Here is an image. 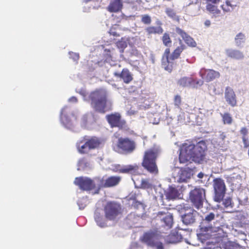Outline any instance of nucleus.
Instances as JSON below:
<instances>
[{
	"mask_svg": "<svg viewBox=\"0 0 249 249\" xmlns=\"http://www.w3.org/2000/svg\"><path fill=\"white\" fill-rule=\"evenodd\" d=\"M207 150L206 142L204 140L199 141L196 145L185 144L180 149L179 161L184 163L192 160L196 163H202L207 161Z\"/></svg>",
	"mask_w": 249,
	"mask_h": 249,
	"instance_id": "1",
	"label": "nucleus"
},
{
	"mask_svg": "<svg viewBox=\"0 0 249 249\" xmlns=\"http://www.w3.org/2000/svg\"><path fill=\"white\" fill-rule=\"evenodd\" d=\"M159 153V150L155 148L148 149L144 152L142 164L145 169L151 174L158 173L156 160Z\"/></svg>",
	"mask_w": 249,
	"mask_h": 249,
	"instance_id": "2",
	"label": "nucleus"
},
{
	"mask_svg": "<svg viewBox=\"0 0 249 249\" xmlns=\"http://www.w3.org/2000/svg\"><path fill=\"white\" fill-rule=\"evenodd\" d=\"M89 98L91 100L92 107L101 113L105 112L107 99L106 94L103 91L95 90L90 93Z\"/></svg>",
	"mask_w": 249,
	"mask_h": 249,
	"instance_id": "3",
	"label": "nucleus"
},
{
	"mask_svg": "<svg viewBox=\"0 0 249 249\" xmlns=\"http://www.w3.org/2000/svg\"><path fill=\"white\" fill-rule=\"evenodd\" d=\"M136 144L134 141L127 137H120L116 143L113 145V149L119 153L125 154L132 153L136 149Z\"/></svg>",
	"mask_w": 249,
	"mask_h": 249,
	"instance_id": "4",
	"label": "nucleus"
},
{
	"mask_svg": "<svg viewBox=\"0 0 249 249\" xmlns=\"http://www.w3.org/2000/svg\"><path fill=\"white\" fill-rule=\"evenodd\" d=\"M105 216L109 221H114L118 218L122 214V208L119 203L109 201L104 208Z\"/></svg>",
	"mask_w": 249,
	"mask_h": 249,
	"instance_id": "5",
	"label": "nucleus"
},
{
	"mask_svg": "<svg viewBox=\"0 0 249 249\" xmlns=\"http://www.w3.org/2000/svg\"><path fill=\"white\" fill-rule=\"evenodd\" d=\"M97 178L92 180L87 177H77L75 178L74 183L83 191H89L94 190L95 193L97 194V185L99 183L97 182Z\"/></svg>",
	"mask_w": 249,
	"mask_h": 249,
	"instance_id": "6",
	"label": "nucleus"
},
{
	"mask_svg": "<svg viewBox=\"0 0 249 249\" xmlns=\"http://www.w3.org/2000/svg\"><path fill=\"white\" fill-rule=\"evenodd\" d=\"M205 198V190L202 188H195L189 193V198L194 206L197 209L202 207Z\"/></svg>",
	"mask_w": 249,
	"mask_h": 249,
	"instance_id": "7",
	"label": "nucleus"
},
{
	"mask_svg": "<svg viewBox=\"0 0 249 249\" xmlns=\"http://www.w3.org/2000/svg\"><path fill=\"white\" fill-rule=\"evenodd\" d=\"M213 186L214 191V200L219 203L223 200L226 193V187L224 181L220 178H216L213 179Z\"/></svg>",
	"mask_w": 249,
	"mask_h": 249,
	"instance_id": "8",
	"label": "nucleus"
},
{
	"mask_svg": "<svg viewBox=\"0 0 249 249\" xmlns=\"http://www.w3.org/2000/svg\"><path fill=\"white\" fill-rule=\"evenodd\" d=\"M121 180V178L119 177H110L106 179L105 182L103 179L99 178H97V182H99L97 185V194H98L100 190L103 187H110L117 185Z\"/></svg>",
	"mask_w": 249,
	"mask_h": 249,
	"instance_id": "9",
	"label": "nucleus"
},
{
	"mask_svg": "<svg viewBox=\"0 0 249 249\" xmlns=\"http://www.w3.org/2000/svg\"><path fill=\"white\" fill-rule=\"evenodd\" d=\"M157 239V234L153 231L144 232L140 238L141 242L150 247H154Z\"/></svg>",
	"mask_w": 249,
	"mask_h": 249,
	"instance_id": "10",
	"label": "nucleus"
},
{
	"mask_svg": "<svg viewBox=\"0 0 249 249\" xmlns=\"http://www.w3.org/2000/svg\"><path fill=\"white\" fill-rule=\"evenodd\" d=\"M201 78L207 82H209L220 76L219 72L211 69H202L199 71Z\"/></svg>",
	"mask_w": 249,
	"mask_h": 249,
	"instance_id": "11",
	"label": "nucleus"
},
{
	"mask_svg": "<svg viewBox=\"0 0 249 249\" xmlns=\"http://www.w3.org/2000/svg\"><path fill=\"white\" fill-rule=\"evenodd\" d=\"M225 98L228 104L231 107H234L237 106L236 94L231 88L230 87H227L226 88Z\"/></svg>",
	"mask_w": 249,
	"mask_h": 249,
	"instance_id": "12",
	"label": "nucleus"
},
{
	"mask_svg": "<svg viewBox=\"0 0 249 249\" xmlns=\"http://www.w3.org/2000/svg\"><path fill=\"white\" fill-rule=\"evenodd\" d=\"M188 212L185 213L182 216L183 222L186 225L192 224L195 222L196 217L197 214V212L191 208L186 210Z\"/></svg>",
	"mask_w": 249,
	"mask_h": 249,
	"instance_id": "13",
	"label": "nucleus"
},
{
	"mask_svg": "<svg viewBox=\"0 0 249 249\" xmlns=\"http://www.w3.org/2000/svg\"><path fill=\"white\" fill-rule=\"evenodd\" d=\"M176 32L178 35H180L182 39L184 40L186 44L188 46L194 47L196 45V43L194 39L188 35L184 30H182L179 27L176 28Z\"/></svg>",
	"mask_w": 249,
	"mask_h": 249,
	"instance_id": "14",
	"label": "nucleus"
},
{
	"mask_svg": "<svg viewBox=\"0 0 249 249\" xmlns=\"http://www.w3.org/2000/svg\"><path fill=\"white\" fill-rule=\"evenodd\" d=\"M106 119L109 124H124L125 122L122 119L121 114L115 112L106 116Z\"/></svg>",
	"mask_w": 249,
	"mask_h": 249,
	"instance_id": "15",
	"label": "nucleus"
},
{
	"mask_svg": "<svg viewBox=\"0 0 249 249\" xmlns=\"http://www.w3.org/2000/svg\"><path fill=\"white\" fill-rule=\"evenodd\" d=\"M114 75L117 77L120 78L125 84H129L133 80V76L128 69H123L121 73L115 72Z\"/></svg>",
	"mask_w": 249,
	"mask_h": 249,
	"instance_id": "16",
	"label": "nucleus"
},
{
	"mask_svg": "<svg viewBox=\"0 0 249 249\" xmlns=\"http://www.w3.org/2000/svg\"><path fill=\"white\" fill-rule=\"evenodd\" d=\"M122 7V0H112L107 7V9L110 12H117L121 10Z\"/></svg>",
	"mask_w": 249,
	"mask_h": 249,
	"instance_id": "17",
	"label": "nucleus"
},
{
	"mask_svg": "<svg viewBox=\"0 0 249 249\" xmlns=\"http://www.w3.org/2000/svg\"><path fill=\"white\" fill-rule=\"evenodd\" d=\"M195 79L192 77H183L178 81V84L181 87H191L194 85Z\"/></svg>",
	"mask_w": 249,
	"mask_h": 249,
	"instance_id": "18",
	"label": "nucleus"
},
{
	"mask_svg": "<svg viewBox=\"0 0 249 249\" xmlns=\"http://www.w3.org/2000/svg\"><path fill=\"white\" fill-rule=\"evenodd\" d=\"M145 32L146 33V35L149 37L152 34H161L163 30L161 26H148L145 29Z\"/></svg>",
	"mask_w": 249,
	"mask_h": 249,
	"instance_id": "19",
	"label": "nucleus"
},
{
	"mask_svg": "<svg viewBox=\"0 0 249 249\" xmlns=\"http://www.w3.org/2000/svg\"><path fill=\"white\" fill-rule=\"evenodd\" d=\"M179 191L175 187H169L168 191L165 194L166 198L169 200L175 199L179 197Z\"/></svg>",
	"mask_w": 249,
	"mask_h": 249,
	"instance_id": "20",
	"label": "nucleus"
},
{
	"mask_svg": "<svg viewBox=\"0 0 249 249\" xmlns=\"http://www.w3.org/2000/svg\"><path fill=\"white\" fill-rule=\"evenodd\" d=\"M180 46H178L176 49L174 50L171 54V60H175L179 58L181 53L185 49V46L183 44L182 40L179 39Z\"/></svg>",
	"mask_w": 249,
	"mask_h": 249,
	"instance_id": "21",
	"label": "nucleus"
},
{
	"mask_svg": "<svg viewBox=\"0 0 249 249\" xmlns=\"http://www.w3.org/2000/svg\"><path fill=\"white\" fill-rule=\"evenodd\" d=\"M77 148L79 152L81 154L87 153L90 150L87 141L85 142L84 140L80 141L77 143Z\"/></svg>",
	"mask_w": 249,
	"mask_h": 249,
	"instance_id": "22",
	"label": "nucleus"
},
{
	"mask_svg": "<svg viewBox=\"0 0 249 249\" xmlns=\"http://www.w3.org/2000/svg\"><path fill=\"white\" fill-rule=\"evenodd\" d=\"M206 8L209 12L213 15V17H218L221 15V11L214 4L207 3Z\"/></svg>",
	"mask_w": 249,
	"mask_h": 249,
	"instance_id": "23",
	"label": "nucleus"
},
{
	"mask_svg": "<svg viewBox=\"0 0 249 249\" xmlns=\"http://www.w3.org/2000/svg\"><path fill=\"white\" fill-rule=\"evenodd\" d=\"M226 54L228 57L235 59H241L244 57L243 53L236 50H228L226 52Z\"/></svg>",
	"mask_w": 249,
	"mask_h": 249,
	"instance_id": "24",
	"label": "nucleus"
},
{
	"mask_svg": "<svg viewBox=\"0 0 249 249\" xmlns=\"http://www.w3.org/2000/svg\"><path fill=\"white\" fill-rule=\"evenodd\" d=\"M139 166L137 164L128 165L120 169V171L123 173L135 174L138 172Z\"/></svg>",
	"mask_w": 249,
	"mask_h": 249,
	"instance_id": "25",
	"label": "nucleus"
},
{
	"mask_svg": "<svg viewBox=\"0 0 249 249\" xmlns=\"http://www.w3.org/2000/svg\"><path fill=\"white\" fill-rule=\"evenodd\" d=\"M192 176V173L191 169L189 168L182 169L179 174V180L180 182H186L188 179L191 178Z\"/></svg>",
	"mask_w": 249,
	"mask_h": 249,
	"instance_id": "26",
	"label": "nucleus"
},
{
	"mask_svg": "<svg viewBox=\"0 0 249 249\" xmlns=\"http://www.w3.org/2000/svg\"><path fill=\"white\" fill-rule=\"evenodd\" d=\"M87 142L89 144V147L90 149L97 148L101 143V141L96 137H92L88 139Z\"/></svg>",
	"mask_w": 249,
	"mask_h": 249,
	"instance_id": "27",
	"label": "nucleus"
},
{
	"mask_svg": "<svg viewBox=\"0 0 249 249\" xmlns=\"http://www.w3.org/2000/svg\"><path fill=\"white\" fill-rule=\"evenodd\" d=\"M171 59H163L161 61V66L166 71L170 72L173 68V62Z\"/></svg>",
	"mask_w": 249,
	"mask_h": 249,
	"instance_id": "28",
	"label": "nucleus"
},
{
	"mask_svg": "<svg viewBox=\"0 0 249 249\" xmlns=\"http://www.w3.org/2000/svg\"><path fill=\"white\" fill-rule=\"evenodd\" d=\"M162 221L164 223V226L166 227L168 229H170L172 228L173 224V215L169 213L162 218Z\"/></svg>",
	"mask_w": 249,
	"mask_h": 249,
	"instance_id": "29",
	"label": "nucleus"
},
{
	"mask_svg": "<svg viewBox=\"0 0 249 249\" xmlns=\"http://www.w3.org/2000/svg\"><path fill=\"white\" fill-rule=\"evenodd\" d=\"M212 227H203L201 228V233H200L199 237L201 239H205V238H209L211 236V235L209 233H205L208 232L209 231H212Z\"/></svg>",
	"mask_w": 249,
	"mask_h": 249,
	"instance_id": "30",
	"label": "nucleus"
},
{
	"mask_svg": "<svg viewBox=\"0 0 249 249\" xmlns=\"http://www.w3.org/2000/svg\"><path fill=\"white\" fill-rule=\"evenodd\" d=\"M236 5L230 0H227L225 4L221 6L222 9L226 12L232 11Z\"/></svg>",
	"mask_w": 249,
	"mask_h": 249,
	"instance_id": "31",
	"label": "nucleus"
},
{
	"mask_svg": "<svg viewBox=\"0 0 249 249\" xmlns=\"http://www.w3.org/2000/svg\"><path fill=\"white\" fill-rule=\"evenodd\" d=\"M161 40L162 41L163 44L166 47L170 46L172 43V40L170 38V35L168 33H165L162 37Z\"/></svg>",
	"mask_w": 249,
	"mask_h": 249,
	"instance_id": "32",
	"label": "nucleus"
},
{
	"mask_svg": "<svg viewBox=\"0 0 249 249\" xmlns=\"http://www.w3.org/2000/svg\"><path fill=\"white\" fill-rule=\"evenodd\" d=\"M66 113V108L63 109L60 115V119L63 124H67L70 122V117Z\"/></svg>",
	"mask_w": 249,
	"mask_h": 249,
	"instance_id": "33",
	"label": "nucleus"
},
{
	"mask_svg": "<svg viewBox=\"0 0 249 249\" xmlns=\"http://www.w3.org/2000/svg\"><path fill=\"white\" fill-rule=\"evenodd\" d=\"M245 40V36L242 33L238 34L235 37V41L237 46L241 45Z\"/></svg>",
	"mask_w": 249,
	"mask_h": 249,
	"instance_id": "34",
	"label": "nucleus"
},
{
	"mask_svg": "<svg viewBox=\"0 0 249 249\" xmlns=\"http://www.w3.org/2000/svg\"><path fill=\"white\" fill-rule=\"evenodd\" d=\"M222 120L224 124H231L232 122V118L231 115L228 112L222 114Z\"/></svg>",
	"mask_w": 249,
	"mask_h": 249,
	"instance_id": "35",
	"label": "nucleus"
},
{
	"mask_svg": "<svg viewBox=\"0 0 249 249\" xmlns=\"http://www.w3.org/2000/svg\"><path fill=\"white\" fill-rule=\"evenodd\" d=\"M94 219L98 225L101 227L104 225V222L103 221V216L97 211L95 212Z\"/></svg>",
	"mask_w": 249,
	"mask_h": 249,
	"instance_id": "36",
	"label": "nucleus"
},
{
	"mask_svg": "<svg viewBox=\"0 0 249 249\" xmlns=\"http://www.w3.org/2000/svg\"><path fill=\"white\" fill-rule=\"evenodd\" d=\"M165 12L166 15L170 18L172 19H176L177 18L176 13L174 9L167 8L166 9Z\"/></svg>",
	"mask_w": 249,
	"mask_h": 249,
	"instance_id": "37",
	"label": "nucleus"
},
{
	"mask_svg": "<svg viewBox=\"0 0 249 249\" xmlns=\"http://www.w3.org/2000/svg\"><path fill=\"white\" fill-rule=\"evenodd\" d=\"M116 44L117 47L122 50V52H123L124 50L127 46L126 42L123 38H122L120 40L118 41Z\"/></svg>",
	"mask_w": 249,
	"mask_h": 249,
	"instance_id": "38",
	"label": "nucleus"
},
{
	"mask_svg": "<svg viewBox=\"0 0 249 249\" xmlns=\"http://www.w3.org/2000/svg\"><path fill=\"white\" fill-rule=\"evenodd\" d=\"M181 97L179 95H176L174 98V104L175 107L179 108L181 105Z\"/></svg>",
	"mask_w": 249,
	"mask_h": 249,
	"instance_id": "39",
	"label": "nucleus"
},
{
	"mask_svg": "<svg viewBox=\"0 0 249 249\" xmlns=\"http://www.w3.org/2000/svg\"><path fill=\"white\" fill-rule=\"evenodd\" d=\"M141 21L144 24L149 25L152 21L151 18L148 15L142 16Z\"/></svg>",
	"mask_w": 249,
	"mask_h": 249,
	"instance_id": "40",
	"label": "nucleus"
},
{
	"mask_svg": "<svg viewBox=\"0 0 249 249\" xmlns=\"http://www.w3.org/2000/svg\"><path fill=\"white\" fill-rule=\"evenodd\" d=\"M215 218V214L213 213H208L205 217L204 219V221L207 222L208 223L214 220Z\"/></svg>",
	"mask_w": 249,
	"mask_h": 249,
	"instance_id": "41",
	"label": "nucleus"
},
{
	"mask_svg": "<svg viewBox=\"0 0 249 249\" xmlns=\"http://www.w3.org/2000/svg\"><path fill=\"white\" fill-rule=\"evenodd\" d=\"M163 59H171L170 48H167L165 50L162 57V60Z\"/></svg>",
	"mask_w": 249,
	"mask_h": 249,
	"instance_id": "42",
	"label": "nucleus"
},
{
	"mask_svg": "<svg viewBox=\"0 0 249 249\" xmlns=\"http://www.w3.org/2000/svg\"><path fill=\"white\" fill-rule=\"evenodd\" d=\"M223 204L226 208L232 207V200L230 197H228L223 200Z\"/></svg>",
	"mask_w": 249,
	"mask_h": 249,
	"instance_id": "43",
	"label": "nucleus"
},
{
	"mask_svg": "<svg viewBox=\"0 0 249 249\" xmlns=\"http://www.w3.org/2000/svg\"><path fill=\"white\" fill-rule=\"evenodd\" d=\"M141 185L142 188L145 189H148L150 187V184L148 183V182L144 180H142Z\"/></svg>",
	"mask_w": 249,
	"mask_h": 249,
	"instance_id": "44",
	"label": "nucleus"
},
{
	"mask_svg": "<svg viewBox=\"0 0 249 249\" xmlns=\"http://www.w3.org/2000/svg\"><path fill=\"white\" fill-rule=\"evenodd\" d=\"M242 140L244 143V146L245 148H247L249 147V143L248 141V139L245 136H242Z\"/></svg>",
	"mask_w": 249,
	"mask_h": 249,
	"instance_id": "45",
	"label": "nucleus"
},
{
	"mask_svg": "<svg viewBox=\"0 0 249 249\" xmlns=\"http://www.w3.org/2000/svg\"><path fill=\"white\" fill-rule=\"evenodd\" d=\"M195 82H194V85H192V87H195L197 86H200L202 85L203 84V81H202V80H197L195 79Z\"/></svg>",
	"mask_w": 249,
	"mask_h": 249,
	"instance_id": "46",
	"label": "nucleus"
},
{
	"mask_svg": "<svg viewBox=\"0 0 249 249\" xmlns=\"http://www.w3.org/2000/svg\"><path fill=\"white\" fill-rule=\"evenodd\" d=\"M154 247H156L157 249H163L162 244L161 242H158V239L155 242Z\"/></svg>",
	"mask_w": 249,
	"mask_h": 249,
	"instance_id": "47",
	"label": "nucleus"
},
{
	"mask_svg": "<svg viewBox=\"0 0 249 249\" xmlns=\"http://www.w3.org/2000/svg\"><path fill=\"white\" fill-rule=\"evenodd\" d=\"M214 249V245L213 244L211 243L208 244L207 243V245L206 247H204L202 249Z\"/></svg>",
	"mask_w": 249,
	"mask_h": 249,
	"instance_id": "48",
	"label": "nucleus"
},
{
	"mask_svg": "<svg viewBox=\"0 0 249 249\" xmlns=\"http://www.w3.org/2000/svg\"><path fill=\"white\" fill-rule=\"evenodd\" d=\"M240 132L243 136L246 137V135L248 134V129L246 127H243L240 130Z\"/></svg>",
	"mask_w": 249,
	"mask_h": 249,
	"instance_id": "49",
	"label": "nucleus"
},
{
	"mask_svg": "<svg viewBox=\"0 0 249 249\" xmlns=\"http://www.w3.org/2000/svg\"><path fill=\"white\" fill-rule=\"evenodd\" d=\"M207 3L216 4L218 3L220 0H206Z\"/></svg>",
	"mask_w": 249,
	"mask_h": 249,
	"instance_id": "50",
	"label": "nucleus"
},
{
	"mask_svg": "<svg viewBox=\"0 0 249 249\" xmlns=\"http://www.w3.org/2000/svg\"><path fill=\"white\" fill-rule=\"evenodd\" d=\"M71 57H72L73 59H74V60H78L79 58V54L76 53H71Z\"/></svg>",
	"mask_w": 249,
	"mask_h": 249,
	"instance_id": "51",
	"label": "nucleus"
},
{
	"mask_svg": "<svg viewBox=\"0 0 249 249\" xmlns=\"http://www.w3.org/2000/svg\"><path fill=\"white\" fill-rule=\"evenodd\" d=\"M77 99L76 97L72 96L69 99V102L72 103H76L77 102Z\"/></svg>",
	"mask_w": 249,
	"mask_h": 249,
	"instance_id": "52",
	"label": "nucleus"
},
{
	"mask_svg": "<svg viewBox=\"0 0 249 249\" xmlns=\"http://www.w3.org/2000/svg\"><path fill=\"white\" fill-rule=\"evenodd\" d=\"M109 33L111 35H112L114 36L117 37L120 36V35L115 31H110Z\"/></svg>",
	"mask_w": 249,
	"mask_h": 249,
	"instance_id": "53",
	"label": "nucleus"
},
{
	"mask_svg": "<svg viewBox=\"0 0 249 249\" xmlns=\"http://www.w3.org/2000/svg\"><path fill=\"white\" fill-rule=\"evenodd\" d=\"M211 21L210 20H206L205 22H204V25L206 26V27H209L211 25Z\"/></svg>",
	"mask_w": 249,
	"mask_h": 249,
	"instance_id": "54",
	"label": "nucleus"
},
{
	"mask_svg": "<svg viewBox=\"0 0 249 249\" xmlns=\"http://www.w3.org/2000/svg\"><path fill=\"white\" fill-rule=\"evenodd\" d=\"M166 213L164 212H162V211H160V212H159L158 213V215H163L164 214H165Z\"/></svg>",
	"mask_w": 249,
	"mask_h": 249,
	"instance_id": "55",
	"label": "nucleus"
},
{
	"mask_svg": "<svg viewBox=\"0 0 249 249\" xmlns=\"http://www.w3.org/2000/svg\"><path fill=\"white\" fill-rule=\"evenodd\" d=\"M123 126V125H111L112 127H113L114 126H121V128H122Z\"/></svg>",
	"mask_w": 249,
	"mask_h": 249,
	"instance_id": "56",
	"label": "nucleus"
},
{
	"mask_svg": "<svg viewBox=\"0 0 249 249\" xmlns=\"http://www.w3.org/2000/svg\"><path fill=\"white\" fill-rule=\"evenodd\" d=\"M128 0V2H131V3H132L134 1H135V0Z\"/></svg>",
	"mask_w": 249,
	"mask_h": 249,
	"instance_id": "57",
	"label": "nucleus"
}]
</instances>
